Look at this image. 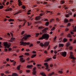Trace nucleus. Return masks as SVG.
Instances as JSON below:
<instances>
[{"instance_id": "8fccbe9b", "label": "nucleus", "mask_w": 76, "mask_h": 76, "mask_svg": "<svg viewBox=\"0 0 76 76\" xmlns=\"http://www.w3.org/2000/svg\"><path fill=\"white\" fill-rule=\"evenodd\" d=\"M27 23L28 26H30V25H31V23H29V22H28Z\"/></svg>"}, {"instance_id": "e433bc0d", "label": "nucleus", "mask_w": 76, "mask_h": 76, "mask_svg": "<svg viewBox=\"0 0 76 76\" xmlns=\"http://www.w3.org/2000/svg\"><path fill=\"white\" fill-rule=\"evenodd\" d=\"M10 47V45H8L7 46H6L5 47V48H9Z\"/></svg>"}, {"instance_id": "39448f33", "label": "nucleus", "mask_w": 76, "mask_h": 76, "mask_svg": "<svg viewBox=\"0 0 76 76\" xmlns=\"http://www.w3.org/2000/svg\"><path fill=\"white\" fill-rule=\"evenodd\" d=\"M48 29V28H46L42 30V32L44 34L45 33H47V30Z\"/></svg>"}, {"instance_id": "20e7f679", "label": "nucleus", "mask_w": 76, "mask_h": 76, "mask_svg": "<svg viewBox=\"0 0 76 76\" xmlns=\"http://www.w3.org/2000/svg\"><path fill=\"white\" fill-rule=\"evenodd\" d=\"M49 42H45L44 44V47H48V46L49 45Z\"/></svg>"}, {"instance_id": "bf43d9fd", "label": "nucleus", "mask_w": 76, "mask_h": 76, "mask_svg": "<svg viewBox=\"0 0 76 76\" xmlns=\"http://www.w3.org/2000/svg\"><path fill=\"white\" fill-rule=\"evenodd\" d=\"M65 30L66 31H69V28H66L65 29Z\"/></svg>"}, {"instance_id": "423d86ee", "label": "nucleus", "mask_w": 76, "mask_h": 76, "mask_svg": "<svg viewBox=\"0 0 76 76\" xmlns=\"http://www.w3.org/2000/svg\"><path fill=\"white\" fill-rule=\"evenodd\" d=\"M18 5L19 6H22V3L21 2V1L20 0H18Z\"/></svg>"}, {"instance_id": "2eb2a0df", "label": "nucleus", "mask_w": 76, "mask_h": 76, "mask_svg": "<svg viewBox=\"0 0 76 76\" xmlns=\"http://www.w3.org/2000/svg\"><path fill=\"white\" fill-rule=\"evenodd\" d=\"M67 41V39H64L62 41L63 42H66Z\"/></svg>"}, {"instance_id": "4c0bfd02", "label": "nucleus", "mask_w": 76, "mask_h": 76, "mask_svg": "<svg viewBox=\"0 0 76 76\" xmlns=\"http://www.w3.org/2000/svg\"><path fill=\"white\" fill-rule=\"evenodd\" d=\"M61 4H64V1H61Z\"/></svg>"}, {"instance_id": "bb28decb", "label": "nucleus", "mask_w": 76, "mask_h": 76, "mask_svg": "<svg viewBox=\"0 0 76 76\" xmlns=\"http://www.w3.org/2000/svg\"><path fill=\"white\" fill-rule=\"evenodd\" d=\"M23 39H24V40H26L28 39V38H27V37H23Z\"/></svg>"}, {"instance_id": "0e129e2a", "label": "nucleus", "mask_w": 76, "mask_h": 76, "mask_svg": "<svg viewBox=\"0 0 76 76\" xmlns=\"http://www.w3.org/2000/svg\"><path fill=\"white\" fill-rule=\"evenodd\" d=\"M44 21H48V20L47 19H45L44 20Z\"/></svg>"}, {"instance_id": "6ab92c4d", "label": "nucleus", "mask_w": 76, "mask_h": 76, "mask_svg": "<svg viewBox=\"0 0 76 76\" xmlns=\"http://www.w3.org/2000/svg\"><path fill=\"white\" fill-rule=\"evenodd\" d=\"M39 45L41 46V47H44V44H43V43H41L40 44H39Z\"/></svg>"}, {"instance_id": "4be33fe9", "label": "nucleus", "mask_w": 76, "mask_h": 76, "mask_svg": "<svg viewBox=\"0 0 76 76\" xmlns=\"http://www.w3.org/2000/svg\"><path fill=\"white\" fill-rule=\"evenodd\" d=\"M59 47H63V46H64V45L63 44H59Z\"/></svg>"}, {"instance_id": "09e8293b", "label": "nucleus", "mask_w": 76, "mask_h": 76, "mask_svg": "<svg viewBox=\"0 0 76 76\" xmlns=\"http://www.w3.org/2000/svg\"><path fill=\"white\" fill-rule=\"evenodd\" d=\"M58 72H59V73H63V71H58Z\"/></svg>"}, {"instance_id": "f3484780", "label": "nucleus", "mask_w": 76, "mask_h": 76, "mask_svg": "<svg viewBox=\"0 0 76 76\" xmlns=\"http://www.w3.org/2000/svg\"><path fill=\"white\" fill-rule=\"evenodd\" d=\"M73 31L76 32V26H75V27L73 28Z\"/></svg>"}, {"instance_id": "0eeeda50", "label": "nucleus", "mask_w": 76, "mask_h": 76, "mask_svg": "<svg viewBox=\"0 0 76 76\" xmlns=\"http://www.w3.org/2000/svg\"><path fill=\"white\" fill-rule=\"evenodd\" d=\"M24 36L25 37H27V38H30V37H31V35H30L27 34V35H26L24 34Z\"/></svg>"}, {"instance_id": "37998d69", "label": "nucleus", "mask_w": 76, "mask_h": 76, "mask_svg": "<svg viewBox=\"0 0 76 76\" xmlns=\"http://www.w3.org/2000/svg\"><path fill=\"white\" fill-rule=\"evenodd\" d=\"M73 48V47L72 46H71L69 47V50H72Z\"/></svg>"}, {"instance_id": "f704fd0d", "label": "nucleus", "mask_w": 76, "mask_h": 76, "mask_svg": "<svg viewBox=\"0 0 76 76\" xmlns=\"http://www.w3.org/2000/svg\"><path fill=\"white\" fill-rule=\"evenodd\" d=\"M26 72H27V73H30V70H29V69L26 70Z\"/></svg>"}, {"instance_id": "473e14b6", "label": "nucleus", "mask_w": 76, "mask_h": 76, "mask_svg": "<svg viewBox=\"0 0 76 76\" xmlns=\"http://www.w3.org/2000/svg\"><path fill=\"white\" fill-rule=\"evenodd\" d=\"M36 69H37V68L35 67H34L33 69V71H35V70H36Z\"/></svg>"}, {"instance_id": "393cba45", "label": "nucleus", "mask_w": 76, "mask_h": 76, "mask_svg": "<svg viewBox=\"0 0 76 76\" xmlns=\"http://www.w3.org/2000/svg\"><path fill=\"white\" fill-rule=\"evenodd\" d=\"M5 73H10V71H6L5 72Z\"/></svg>"}, {"instance_id": "774afa93", "label": "nucleus", "mask_w": 76, "mask_h": 76, "mask_svg": "<svg viewBox=\"0 0 76 76\" xmlns=\"http://www.w3.org/2000/svg\"><path fill=\"white\" fill-rule=\"evenodd\" d=\"M44 53H45V54H47V51L45 50L44 52Z\"/></svg>"}, {"instance_id": "7c9ffc66", "label": "nucleus", "mask_w": 76, "mask_h": 76, "mask_svg": "<svg viewBox=\"0 0 76 76\" xmlns=\"http://www.w3.org/2000/svg\"><path fill=\"white\" fill-rule=\"evenodd\" d=\"M37 67H41V65L38 64L37 65Z\"/></svg>"}, {"instance_id": "680f3d73", "label": "nucleus", "mask_w": 76, "mask_h": 76, "mask_svg": "<svg viewBox=\"0 0 76 76\" xmlns=\"http://www.w3.org/2000/svg\"><path fill=\"white\" fill-rule=\"evenodd\" d=\"M56 38H57V37L55 36L54 38V40H56Z\"/></svg>"}, {"instance_id": "5fc2aeb1", "label": "nucleus", "mask_w": 76, "mask_h": 76, "mask_svg": "<svg viewBox=\"0 0 76 76\" xmlns=\"http://www.w3.org/2000/svg\"><path fill=\"white\" fill-rule=\"evenodd\" d=\"M74 57V55H70L69 57Z\"/></svg>"}, {"instance_id": "c9c22d12", "label": "nucleus", "mask_w": 76, "mask_h": 76, "mask_svg": "<svg viewBox=\"0 0 76 76\" xmlns=\"http://www.w3.org/2000/svg\"><path fill=\"white\" fill-rule=\"evenodd\" d=\"M49 22L47 21L45 23V25H48V24H49Z\"/></svg>"}, {"instance_id": "052dcab7", "label": "nucleus", "mask_w": 76, "mask_h": 76, "mask_svg": "<svg viewBox=\"0 0 76 76\" xmlns=\"http://www.w3.org/2000/svg\"><path fill=\"white\" fill-rule=\"evenodd\" d=\"M72 21H73V20L72 19H70L69 22H72Z\"/></svg>"}, {"instance_id": "aec40b11", "label": "nucleus", "mask_w": 76, "mask_h": 76, "mask_svg": "<svg viewBox=\"0 0 76 76\" xmlns=\"http://www.w3.org/2000/svg\"><path fill=\"white\" fill-rule=\"evenodd\" d=\"M67 37H68V38H72V36H71L70 34H69L67 35Z\"/></svg>"}, {"instance_id": "4d7b16f0", "label": "nucleus", "mask_w": 76, "mask_h": 76, "mask_svg": "<svg viewBox=\"0 0 76 76\" xmlns=\"http://www.w3.org/2000/svg\"><path fill=\"white\" fill-rule=\"evenodd\" d=\"M37 3L38 4H40V2H39V1H37Z\"/></svg>"}, {"instance_id": "2f4dec72", "label": "nucleus", "mask_w": 76, "mask_h": 76, "mask_svg": "<svg viewBox=\"0 0 76 76\" xmlns=\"http://www.w3.org/2000/svg\"><path fill=\"white\" fill-rule=\"evenodd\" d=\"M26 56H29V53H25Z\"/></svg>"}, {"instance_id": "a878e982", "label": "nucleus", "mask_w": 76, "mask_h": 76, "mask_svg": "<svg viewBox=\"0 0 76 76\" xmlns=\"http://www.w3.org/2000/svg\"><path fill=\"white\" fill-rule=\"evenodd\" d=\"M70 58H71V59H73V60H76V58H75L74 56L71 57Z\"/></svg>"}, {"instance_id": "f8f14e48", "label": "nucleus", "mask_w": 76, "mask_h": 76, "mask_svg": "<svg viewBox=\"0 0 76 76\" xmlns=\"http://www.w3.org/2000/svg\"><path fill=\"white\" fill-rule=\"evenodd\" d=\"M40 74L43 76H46V75L45 74V73L43 72H40Z\"/></svg>"}, {"instance_id": "a18cd8bd", "label": "nucleus", "mask_w": 76, "mask_h": 76, "mask_svg": "<svg viewBox=\"0 0 76 76\" xmlns=\"http://www.w3.org/2000/svg\"><path fill=\"white\" fill-rule=\"evenodd\" d=\"M12 50V48H9L8 49V51H10Z\"/></svg>"}, {"instance_id": "a211bd4d", "label": "nucleus", "mask_w": 76, "mask_h": 76, "mask_svg": "<svg viewBox=\"0 0 76 76\" xmlns=\"http://www.w3.org/2000/svg\"><path fill=\"white\" fill-rule=\"evenodd\" d=\"M36 73H37L36 71H33L32 72V74H33V75H36Z\"/></svg>"}, {"instance_id": "5701e85b", "label": "nucleus", "mask_w": 76, "mask_h": 76, "mask_svg": "<svg viewBox=\"0 0 76 76\" xmlns=\"http://www.w3.org/2000/svg\"><path fill=\"white\" fill-rule=\"evenodd\" d=\"M37 56V54H33L31 57V58H34V57H36V56Z\"/></svg>"}, {"instance_id": "72a5a7b5", "label": "nucleus", "mask_w": 76, "mask_h": 76, "mask_svg": "<svg viewBox=\"0 0 76 76\" xmlns=\"http://www.w3.org/2000/svg\"><path fill=\"white\" fill-rule=\"evenodd\" d=\"M69 45H70V43H66V47H69Z\"/></svg>"}, {"instance_id": "6e6552de", "label": "nucleus", "mask_w": 76, "mask_h": 76, "mask_svg": "<svg viewBox=\"0 0 76 76\" xmlns=\"http://www.w3.org/2000/svg\"><path fill=\"white\" fill-rule=\"evenodd\" d=\"M4 47H6L8 45V43H7V42H4Z\"/></svg>"}, {"instance_id": "864d4df0", "label": "nucleus", "mask_w": 76, "mask_h": 76, "mask_svg": "<svg viewBox=\"0 0 76 76\" xmlns=\"http://www.w3.org/2000/svg\"><path fill=\"white\" fill-rule=\"evenodd\" d=\"M18 20L20 21V22H22V20H20V19H18Z\"/></svg>"}, {"instance_id": "13d9d810", "label": "nucleus", "mask_w": 76, "mask_h": 76, "mask_svg": "<svg viewBox=\"0 0 76 76\" xmlns=\"http://www.w3.org/2000/svg\"><path fill=\"white\" fill-rule=\"evenodd\" d=\"M15 64H16V62L15 61L13 63V66H15Z\"/></svg>"}, {"instance_id": "cd10ccee", "label": "nucleus", "mask_w": 76, "mask_h": 76, "mask_svg": "<svg viewBox=\"0 0 76 76\" xmlns=\"http://www.w3.org/2000/svg\"><path fill=\"white\" fill-rule=\"evenodd\" d=\"M71 25L70 24V23H68V24L67 25V26H71Z\"/></svg>"}, {"instance_id": "c756f323", "label": "nucleus", "mask_w": 76, "mask_h": 76, "mask_svg": "<svg viewBox=\"0 0 76 76\" xmlns=\"http://www.w3.org/2000/svg\"><path fill=\"white\" fill-rule=\"evenodd\" d=\"M11 41H15V38H13V37H12V38H11Z\"/></svg>"}, {"instance_id": "ddd939ff", "label": "nucleus", "mask_w": 76, "mask_h": 76, "mask_svg": "<svg viewBox=\"0 0 76 76\" xmlns=\"http://www.w3.org/2000/svg\"><path fill=\"white\" fill-rule=\"evenodd\" d=\"M51 58H47V59L46 60H45V61H46V62H48V61H50V60H51Z\"/></svg>"}, {"instance_id": "6e6d98bb", "label": "nucleus", "mask_w": 76, "mask_h": 76, "mask_svg": "<svg viewBox=\"0 0 76 76\" xmlns=\"http://www.w3.org/2000/svg\"><path fill=\"white\" fill-rule=\"evenodd\" d=\"M4 51H8V50L7 49H4Z\"/></svg>"}, {"instance_id": "603ef678", "label": "nucleus", "mask_w": 76, "mask_h": 76, "mask_svg": "<svg viewBox=\"0 0 76 76\" xmlns=\"http://www.w3.org/2000/svg\"><path fill=\"white\" fill-rule=\"evenodd\" d=\"M43 3L45 4H47V2L44 1Z\"/></svg>"}, {"instance_id": "338daca9", "label": "nucleus", "mask_w": 76, "mask_h": 76, "mask_svg": "<svg viewBox=\"0 0 76 76\" xmlns=\"http://www.w3.org/2000/svg\"><path fill=\"white\" fill-rule=\"evenodd\" d=\"M52 75H53L51 73H50L49 74V76H52Z\"/></svg>"}, {"instance_id": "de8ad7c7", "label": "nucleus", "mask_w": 76, "mask_h": 76, "mask_svg": "<svg viewBox=\"0 0 76 76\" xmlns=\"http://www.w3.org/2000/svg\"><path fill=\"white\" fill-rule=\"evenodd\" d=\"M51 47V46L50 45L48 47V50H50V47Z\"/></svg>"}, {"instance_id": "e2e57ef3", "label": "nucleus", "mask_w": 76, "mask_h": 76, "mask_svg": "<svg viewBox=\"0 0 76 76\" xmlns=\"http://www.w3.org/2000/svg\"><path fill=\"white\" fill-rule=\"evenodd\" d=\"M57 46H55L53 48L54 49H56V48H57Z\"/></svg>"}, {"instance_id": "58836bf2", "label": "nucleus", "mask_w": 76, "mask_h": 76, "mask_svg": "<svg viewBox=\"0 0 76 76\" xmlns=\"http://www.w3.org/2000/svg\"><path fill=\"white\" fill-rule=\"evenodd\" d=\"M55 27H53V28L51 29L52 31H54L55 29Z\"/></svg>"}, {"instance_id": "f257e3e1", "label": "nucleus", "mask_w": 76, "mask_h": 76, "mask_svg": "<svg viewBox=\"0 0 76 76\" xmlns=\"http://www.w3.org/2000/svg\"><path fill=\"white\" fill-rule=\"evenodd\" d=\"M49 34L47 33H45L42 35L41 37L39 39V40H42L44 39L45 40H48L49 39Z\"/></svg>"}, {"instance_id": "dca6fc26", "label": "nucleus", "mask_w": 76, "mask_h": 76, "mask_svg": "<svg viewBox=\"0 0 76 76\" xmlns=\"http://www.w3.org/2000/svg\"><path fill=\"white\" fill-rule=\"evenodd\" d=\"M32 67H33L32 65H27V67H28V68H32Z\"/></svg>"}, {"instance_id": "3c124183", "label": "nucleus", "mask_w": 76, "mask_h": 76, "mask_svg": "<svg viewBox=\"0 0 76 76\" xmlns=\"http://www.w3.org/2000/svg\"><path fill=\"white\" fill-rule=\"evenodd\" d=\"M19 13L18 12H17L15 13V14H14V15H18V14Z\"/></svg>"}, {"instance_id": "f03ea898", "label": "nucleus", "mask_w": 76, "mask_h": 76, "mask_svg": "<svg viewBox=\"0 0 76 76\" xmlns=\"http://www.w3.org/2000/svg\"><path fill=\"white\" fill-rule=\"evenodd\" d=\"M20 45H23V46H26V45H29L30 44V42H24L23 41L20 42Z\"/></svg>"}, {"instance_id": "c03bdc74", "label": "nucleus", "mask_w": 76, "mask_h": 76, "mask_svg": "<svg viewBox=\"0 0 76 76\" xmlns=\"http://www.w3.org/2000/svg\"><path fill=\"white\" fill-rule=\"evenodd\" d=\"M36 53H37V52H36V51H32V53L33 54H36Z\"/></svg>"}, {"instance_id": "4468645a", "label": "nucleus", "mask_w": 76, "mask_h": 76, "mask_svg": "<svg viewBox=\"0 0 76 76\" xmlns=\"http://www.w3.org/2000/svg\"><path fill=\"white\" fill-rule=\"evenodd\" d=\"M64 22L65 23H67L68 22V20L67 18H65L64 20Z\"/></svg>"}, {"instance_id": "49530a36", "label": "nucleus", "mask_w": 76, "mask_h": 76, "mask_svg": "<svg viewBox=\"0 0 76 76\" xmlns=\"http://www.w3.org/2000/svg\"><path fill=\"white\" fill-rule=\"evenodd\" d=\"M54 52L55 54H57V53H58V52H57L56 50H54Z\"/></svg>"}, {"instance_id": "9b49d317", "label": "nucleus", "mask_w": 76, "mask_h": 76, "mask_svg": "<svg viewBox=\"0 0 76 76\" xmlns=\"http://www.w3.org/2000/svg\"><path fill=\"white\" fill-rule=\"evenodd\" d=\"M18 75L16 73H13L11 76H18Z\"/></svg>"}, {"instance_id": "69168bd1", "label": "nucleus", "mask_w": 76, "mask_h": 76, "mask_svg": "<svg viewBox=\"0 0 76 76\" xmlns=\"http://www.w3.org/2000/svg\"><path fill=\"white\" fill-rule=\"evenodd\" d=\"M50 20H51V21L52 22H53V21H54V19H50Z\"/></svg>"}, {"instance_id": "ea45409f", "label": "nucleus", "mask_w": 76, "mask_h": 76, "mask_svg": "<svg viewBox=\"0 0 76 76\" xmlns=\"http://www.w3.org/2000/svg\"><path fill=\"white\" fill-rule=\"evenodd\" d=\"M24 33H25V31H23L21 32V34L22 35H23V34H24Z\"/></svg>"}, {"instance_id": "1a4fd4ad", "label": "nucleus", "mask_w": 76, "mask_h": 76, "mask_svg": "<svg viewBox=\"0 0 76 76\" xmlns=\"http://www.w3.org/2000/svg\"><path fill=\"white\" fill-rule=\"evenodd\" d=\"M41 18L40 16H38L37 17L35 18V20H37L40 19V18Z\"/></svg>"}, {"instance_id": "c85d7f7f", "label": "nucleus", "mask_w": 76, "mask_h": 76, "mask_svg": "<svg viewBox=\"0 0 76 76\" xmlns=\"http://www.w3.org/2000/svg\"><path fill=\"white\" fill-rule=\"evenodd\" d=\"M65 16L66 18H69V16H70V15L69 14H68L65 15Z\"/></svg>"}, {"instance_id": "79ce46f5", "label": "nucleus", "mask_w": 76, "mask_h": 76, "mask_svg": "<svg viewBox=\"0 0 76 76\" xmlns=\"http://www.w3.org/2000/svg\"><path fill=\"white\" fill-rule=\"evenodd\" d=\"M23 60V58H20V61H22Z\"/></svg>"}, {"instance_id": "9d476101", "label": "nucleus", "mask_w": 76, "mask_h": 76, "mask_svg": "<svg viewBox=\"0 0 76 76\" xmlns=\"http://www.w3.org/2000/svg\"><path fill=\"white\" fill-rule=\"evenodd\" d=\"M44 66H45V67H48V63H44Z\"/></svg>"}, {"instance_id": "b1692460", "label": "nucleus", "mask_w": 76, "mask_h": 76, "mask_svg": "<svg viewBox=\"0 0 76 76\" xmlns=\"http://www.w3.org/2000/svg\"><path fill=\"white\" fill-rule=\"evenodd\" d=\"M20 65H19L17 66V69H18V70H20Z\"/></svg>"}, {"instance_id": "412c9836", "label": "nucleus", "mask_w": 76, "mask_h": 76, "mask_svg": "<svg viewBox=\"0 0 76 76\" xmlns=\"http://www.w3.org/2000/svg\"><path fill=\"white\" fill-rule=\"evenodd\" d=\"M15 20L14 19H10L8 20L9 22H13Z\"/></svg>"}, {"instance_id": "7ed1b4c3", "label": "nucleus", "mask_w": 76, "mask_h": 76, "mask_svg": "<svg viewBox=\"0 0 76 76\" xmlns=\"http://www.w3.org/2000/svg\"><path fill=\"white\" fill-rule=\"evenodd\" d=\"M60 54L63 57H66V55H67V53L66 51L64 52H61L60 53Z\"/></svg>"}, {"instance_id": "a19ab883", "label": "nucleus", "mask_w": 76, "mask_h": 76, "mask_svg": "<svg viewBox=\"0 0 76 76\" xmlns=\"http://www.w3.org/2000/svg\"><path fill=\"white\" fill-rule=\"evenodd\" d=\"M4 7V6H3L2 5L1 6H0V9H2V8Z\"/></svg>"}]
</instances>
